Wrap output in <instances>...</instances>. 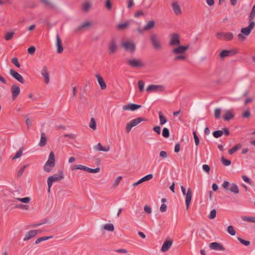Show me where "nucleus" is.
I'll use <instances>...</instances> for the list:
<instances>
[{
	"mask_svg": "<svg viewBox=\"0 0 255 255\" xmlns=\"http://www.w3.org/2000/svg\"><path fill=\"white\" fill-rule=\"evenodd\" d=\"M255 26V22L254 21H250L248 26L242 28L241 30V33L238 35V39L242 41H244L247 39L246 36H248L251 33L252 30Z\"/></svg>",
	"mask_w": 255,
	"mask_h": 255,
	"instance_id": "1",
	"label": "nucleus"
},
{
	"mask_svg": "<svg viewBox=\"0 0 255 255\" xmlns=\"http://www.w3.org/2000/svg\"><path fill=\"white\" fill-rule=\"evenodd\" d=\"M149 41L155 50H160L162 48V45L160 41L159 36L156 33H152L149 36Z\"/></svg>",
	"mask_w": 255,
	"mask_h": 255,
	"instance_id": "2",
	"label": "nucleus"
},
{
	"mask_svg": "<svg viewBox=\"0 0 255 255\" xmlns=\"http://www.w3.org/2000/svg\"><path fill=\"white\" fill-rule=\"evenodd\" d=\"M64 177L63 172L62 170L58 171L57 174H54V175L49 176L47 179L48 185H52L54 182L60 181L62 180Z\"/></svg>",
	"mask_w": 255,
	"mask_h": 255,
	"instance_id": "3",
	"label": "nucleus"
},
{
	"mask_svg": "<svg viewBox=\"0 0 255 255\" xmlns=\"http://www.w3.org/2000/svg\"><path fill=\"white\" fill-rule=\"evenodd\" d=\"M238 53L239 50L236 48H232L230 50L223 49L220 52L219 56L221 58L224 59L226 57L234 56Z\"/></svg>",
	"mask_w": 255,
	"mask_h": 255,
	"instance_id": "4",
	"label": "nucleus"
},
{
	"mask_svg": "<svg viewBox=\"0 0 255 255\" xmlns=\"http://www.w3.org/2000/svg\"><path fill=\"white\" fill-rule=\"evenodd\" d=\"M216 36L219 39L231 41L234 38V34L232 32H218L216 33Z\"/></svg>",
	"mask_w": 255,
	"mask_h": 255,
	"instance_id": "5",
	"label": "nucleus"
},
{
	"mask_svg": "<svg viewBox=\"0 0 255 255\" xmlns=\"http://www.w3.org/2000/svg\"><path fill=\"white\" fill-rule=\"evenodd\" d=\"M122 46L123 47L126 51L133 53L136 49L135 44L132 41H127L122 43Z\"/></svg>",
	"mask_w": 255,
	"mask_h": 255,
	"instance_id": "6",
	"label": "nucleus"
},
{
	"mask_svg": "<svg viewBox=\"0 0 255 255\" xmlns=\"http://www.w3.org/2000/svg\"><path fill=\"white\" fill-rule=\"evenodd\" d=\"M128 65L134 68H139L144 66V64L139 60L135 58L131 59L128 61Z\"/></svg>",
	"mask_w": 255,
	"mask_h": 255,
	"instance_id": "7",
	"label": "nucleus"
},
{
	"mask_svg": "<svg viewBox=\"0 0 255 255\" xmlns=\"http://www.w3.org/2000/svg\"><path fill=\"white\" fill-rule=\"evenodd\" d=\"M9 74L19 82L24 84L25 81L23 77L15 70L11 69L9 70Z\"/></svg>",
	"mask_w": 255,
	"mask_h": 255,
	"instance_id": "8",
	"label": "nucleus"
},
{
	"mask_svg": "<svg viewBox=\"0 0 255 255\" xmlns=\"http://www.w3.org/2000/svg\"><path fill=\"white\" fill-rule=\"evenodd\" d=\"M11 98L12 100H15L20 94V89L16 84H13L11 87Z\"/></svg>",
	"mask_w": 255,
	"mask_h": 255,
	"instance_id": "9",
	"label": "nucleus"
},
{
	"mask_svg": "<svg viewBox=\"0 0 255 255\" xmlns=\"http://www.w3.org/2000/svg\"><path fill=\"white\" fill-rule=\"evenodd\" d=\"M179 46L176 47L172 50V53L177 54L184 53L189 48V45H178Z\"/></svg>",
	"mask_w": 255,
	"mask_h": 255,
	"instance_id": "10",
	"label": "nucleus"
},
{
	"mask_svg": "<svg viewBox=\"0 0 255 255\" xmlns=\"http://www.w3.org/2000/svg\"><path fill=\"white\" fill-rule=\"evenodd\" d=\"M169 44L171 46L179 45L180 44V40L178 34L174 33L171 35Z\"/></svg>",
	"mask_w": 255,
	"mask_h": 255,
	"instance_id": "11",
	"label": "nucleus"
},
{
	"mask_svg": "<svg viewBox=\"0 0 255 255\" xmlns=\"http://www.w3.org/2000/svg\"><path fill=\"white\" fill-rule=\"evenodd\" d=\"M141 107V105H137L133 103H129L128 105H126L123 106V109L124 111H134Z\"/></svg>",
	"mask_w": 255,
	"mask_h": 255,
	"instance_id": "12",
	"label": "nucleus"
},
{
	"mask_svg": "<svg viewBox=\"0 0 255 255\" xmlns=\"http://www.w3.org/2000/svg\"><path fill=\"white\" fill-rule=\"evenodd\" d=\"M209 247L211 250L215 251H225V248L223 245L219 243L213 242L209 244Z\"/></svg>",
	"mask_w": 255,
	"mask_h": 255,
	"instance_id": "13",
	"label": "nucleus"
},
{
	"mask_svg": "<svg viewBox=\"0 0 255 255\" xmlns=\"http://www.w3.org/2000/svg\"><path fill=\"white\" fill-rule=\"evenodd\" d=\"M146 90L149 93L154 91H163L164 87L160 85H150L147 87Z\"/></svg>",
	"mask_w": 255,
	"mask_h": 255,
	"instance_id": "14",
	"label": "nucleus"
},
{
	"mask_svg": "<svg viewBox=\"0 0 255 255\" xmlns=\"http://www.w3.org/2000/svg\"><path fill=\"white\" fill-rule=\"evenodd\" d=\"M118 46L114 39H112L109 45V54L112 55L114 54L118 50Z\"/></svg>",
	"mask_w": 255,
	"mask_h": 255,
	"instance_id": "15",
	"label": "nucleus"
},
{
	"mask_svg": "<svg viewBox=\"0 0 255 255\" xmlns=\"http://www.w3.org/2000/svg\"><path fill=\"white\" fill-rule=\"evenodd\" d=\"M39 233H40V231L38 230H30L26 234L25 237L23 239V241H28L34 237L37 234Z\"/></svg>",
	"mask_w": 255,
	"mask_h": 255,
	"instance_id": "16",
	"label": "nucleus"
},
{
	"mask_svg": "<svg viewBox=\"0 0 255 255\" xmlns=\"http://www.w3.org/2000/svg\"><path fill=\"white\" fill-rule=\"evenodd\" d=\"M185 195V204L186 206V209L188 210L190 204L192 197V191L191 188H189L188 189L187 194Z\"/></svg>",
	"mask_w": 255,
	"mask_h": 255,
	"instance_id": "17",
	"label": "nucleus"
},
{
	"mask_svg": "<svg viewBox=\"0 0 255 255\" xmlns=\"http://www.w3.org/2000/svg\"><path fill=\"white\" fill-rule=\"evenodd\" d=\"M172 240H166L163 244L161 248V251L162 252H166L169 250V249L171 248L172 245Z\"/></svg>",
	"mask_w": 255,
	"mask_h": 255,
	"instance_id": "18",
	"label": "nucleus"
},
{
	"mask_svg": "<svg viewBox=\"0 0 255 255\" xmlns=\"http://www.w3.org/2000/svg\"><path fill=\"white\" fill-rule=\"evenodd\" d=\"M56 46L57 47V52L58 53H61L63 51V47L62 44L61 39L58 34L56 35Z\"/></svg>",
	"mask_w": 255,
	"mask_h": 255,
	"instance_id": "19",
	"label": "nucleus"
},
{
	"mask_svg": "<svg viewBox=\"0 0 255 255\" xmlns=\"http://www.w3.org/2000/svg\"><path fill=\"white\" fill-rule=\"evenodd\" d=\"M41 74L44 78V81L46 84H48L49 82V74L46 66H44L41 71Z\"/></svg>",
	"mask_w": 255,
	"mask_h": 255,
	"instance_id": "20",
	"label": "nucleus"
},
{
	"mask_svg": "<svg viewBox=\"0 0 255 255\" xmlns=\"http://www.w3.org/2000/svg\"><path fill=\"white\" fill-rule=\"evenodd\" d=\"M48 165L50 166L55 165V155L53 151L50 152L48 160L46 162V166H47Z\"/></svg>",
	"mask_w": 255,
	"mask_h": 255,
	"instance_id": "21",
	"label": "nucleus"
},
{
	"mask_svg": "<svg viewBox=\"0 0 255 255\" xmlns=\"http://www.w3.org/2000/svg\"><path fill=\"white\" fill-rule=\"evenodd\" d=\"M96 77L98 80V82L100 86L101 89L102 90L105 89L107 88V85L102 77L98 74L96 75Z\"/></svg>",
	"mask_w": 255,
	"mask_h": 255,
	"instance_id": "22",
	"label": "nucleus"
},
{
	"mask_svg": "<svg viewBox=\"0 0 255 255\" xmlns=\"http://www.w3.org/2000/svg\"><path fill=\"white\" fill-rule=\"evenodd\" d=\"M235 117L234 114L231 110H227L223 116V119L225 121H228L233 119Z\"/></svg>",
	"mask_w": 255,
	"mask_h": 255,
	"instance_id": "23",
	"label": "nucleus"
},
{
	"mask_svg": "<svg viewBox=\"0 0 255 255\" xmlns=\"http://www.w3.org/2000/svg\"><path fill=\"white\" fill-rule=\"evenodd\" d=\"M172 7L174 13L176 15H179L181 13V10L180 5L177 2H173Z\"/></svg>",
	"mask_w": 255,
	"mask_h": 255,
	"instance_id": "24",
	"label": "nucleus"
},
{
	"mask_svg": "<svg viewBox=\"0 0 255 255\" xmlns=\"http://www.w3.org/2000/svg\"><path fill=\"white\" fill-rule=\"evenodd\" d=\"M47 143V137L46 134L44 132H42L41 133V138L40 140L39 143V145L41 147L44 146Z\"/></svg>",
	"mask_w": 255,
	"mask_h": 255,
	"instance_id": "25",
	"label": "nucleus"
},
{
	"mask_svg": "<svg viewBox=\"0 0 255 255\" xmlns=\"http://www.w3.org/2000/svg\"><path fill=\"white\" fill-rule=\"evenodd\" d=\"M94 149L97 150V151H108L110 150V146H108L104 147L100 143H98L94 147Z\"/></svg>",
	"mask_w": 255,
	"mask_h": 255,
	"instance_id": "26",
	"label": "nucleus"
},
{
	"mask_svg": "<svg viewBox=\"0 0 255 255\" xmlns=\"http://www.w3.org/2000/svg\"><path fill=\"white\" fill-rule=\"evenodd\" d=\"M90 25H91V23L89 22H85L84 23H83L80 25H79L77 27H76L74 30V32L75 33H77L78 31L83 29L84 28L89 26Z\"/></svg>",
	"mask_w": 255,
	"mask_h": 255,
	"instance_id": "27",
	"label": "nucleus"
},
{
	"mask_svg": "<svg viewBox=\"0 0 255 255\" xmlns=\"http://www.w3.org/2000/svg\"><path fill=\"white\" fill-rule=\"evenodd\" d=\"M155 25V21L153 20L149 21L143 27V30L146 31L152 29Z\"/></svg>",
	"mask_w": 255,
	"mask_h": 255,
	"instance_id": "28",
	"label": "nucleus"
},
{
	"mask_svg": "<svg viewBox=\"0 0 255 255\" xmlns=\"http://www.w3.org/2000/svg\"><path fill=\"white\" fill-rule=\"evenodd\" d=\"M147 120L146 119H144L143 118L139 117L136 119H133L131 120L130 122L132 124L133 127H135L138 125L139 123H140L142 121H146Z\"/></svg>",
	"mask_w": 255,
	"mask_h": 255,
	"instance_id": "29",
	"label": "nucleus"
},
{
	"mask_svg": "<svg viewBox=\"0 0 255 255\" xmlns=\"http://www.w3.org/2000/svg\"><path fill=\"white\" fill-rule=\"evenodd\" d=\"M228 190L236 194L239 193V189L236 184L233 183L231 184Z\"/></svg>",
	"mask_w": 255,
	"mask_h": 255,
	"instance_id": "30",
	"label": "nucleus"
},
{
	"mask_svg": "<svg viewBox=\"0 0 255 255\" xmlns=\"http://www.w3.org/2000/svg\"><path fill=\"white\" fill-rule=\"evenodd\" d=\"M242 147L241 144H238L235 145L234 147L231 148L228 150L229 154L232 155L236 152L238 150L240 149Z\"/></svg>",
	"mask_w": 255,
	"mask_h": 255,
	"instance_id": "31",
	"label": "nucleus"
},
{
	"mask_svg": "<svg viewBox=\"0 0 255 255\" xmlns=\"http://www.w3.org/2000/svg\"><path fill=\"white\" fill-rule=\"evenodd\" d=\"M159 118L160 120V124L162 126L167 122L166 118L164 116L161 111L158 112Z\"/></svg>",
	"mask_w": 255,
	"mask_h": 255,
	"instance_id": "32",
	"label": "nucleus"
},
{
	"mask_svg": "<svg viewBox=\"0 0 255 255\" xmlns=\"http://www.w3.org/2000/svg\"><path fill=\"white\" fill-rule=\"evenodd\" d=\"M40 1L46 6H48L50 8L53 9L55 8V5L48 0H40Z\"/></svg>",
	"mask_w": 255,
	"mask_h": 255,
	"instance_id": "33",
	"label": "nucleus"
},
{
	"mask_svg": "<svg viewBox=\"0 0 255 255\" xmlns=\"http://www.w3.org/2000/svg\"><path fill=\"white\" fill-rule=\"evenodd\" d=\"M153 178V175L152 174H149L147 175H145V176L141 178L139 180L140 183H142L144 182L150 180Z\"/></svg>",
	"mask_w": 255,
	"mask_h": 255,
	"instance_id": "34",
	"label": "nucleus"
},
{
	"mask_svg": "<svg viewBox=\"0 0 255 255\" xmlns=\"http://www.w3.org/2000/svg\"><path fill=\"white\" fill-rule=\"evenodd\" d=\"M100 171V167H97L95 169H92L89 167H88L86 166L85 171L86 172H89V173H96L99 172Z\"/></svg>",
	"mask_w": 255,
	"mask_h": 255,
	"instance_id": "35",
	"label": "nucleus"
},
{
	"mask_svg": "<svg viewBox=\"0 0 255 255\" xmlns=\"http://www.w3.org/2000/svg\"><path fill=\"white\" fill-rule=\"evenodd\" d=\"M103 228L110 232H113L114 230V226L112 224H106L103 226Z\"/></svg>",
	"mask_w": 255,
	"mask_h": 255,
	"instance_id": "36",
	"label": "nucleus"
},
{
	"mask_svg": "<svg viewBox=\"0 0 255 255\" xmlns=\"http://www.w3.org/2000/svg\"><path fill=\"white\" fill-rule=\"evenodd\" d=\"M241 218H242V219L244 221H247V222L255 223V217L242 216Z\"/></svg>",
	"mask_w": 255,
	"mask_h": 255,
	"instance_id": "37",
	"label": "nucleus"
},
{
	"mask_svg": "<svg viewBox=\"0 0 255 255\" xmlns=\"http://www.w3.org/2000/svg\"><path fill=\"white\" fill-rule=\"evenodd\" d=\"M23 149V147H21L18 151L16 152L15 155L12 158V160H15L19 157H20L22 154V150Z\"/></svg>",
	"mask_w": 255,
	"mask_h": 255,
	"instance_id": "38",
	"label": "nucleus"
},
{
	"mask_svg": "<svg viewBox=\"0 0 255 255\" xmlns=\"http://www.w3.org/2000/svg\"><path fill=\"white\" fill-rule=\"evenodd\" d=\"M52 236H49V237H42L40 238H38L35 242V244H38L40 243V242L44 241H46L48 239L52 238Z\"/></svg>",
	"mask_w": 255,
	"mask_h": 255,
	"instance_id": "39",
	"label": "nucleus"
},
{
	"mask_svg": "<svg viewBox=\"0 0 255 255\" xmlns=\"http://www.w3.org/2000/svg\"><path fill=\"white\" fill-rule=\"evenodd\" d=\"M91 6V4L89 2H86L82 5V9L85 12H88Z\"/></svg>",
	"mask_w": 255,
	"mask_h": 255,
	"instance_id": "40",
	"label": "nucleus"
},
{
	"mask_svg": "<svg viewBox=\"0 0 255 255\" xmlns=\"http://www.w3.org/2000/svg\"><path fill=\"white\" fill-rule=\"evenodd\" d=\"M227 232L231 236H235L236 234V231L235 230L233 226L230 225L227 227Z\"/></svg>",
	"mask_w": 255,
	"mask_h": 255,
	"instance_id": "41",
	"label": "nucleus"
},
{
	"mask_svg": "<svg viewBox=\"0 0 255 255\" xmlns=\"http://www.w3.org/2000/svg\"><path fill=\"white\" fill-rule=\"evenodd\" d=\"M162 136L165 138H168L170 136L169 130L167 128H164L162 132Z\"/></svg>",
	"mask_w": 255,
	"mask_h": 255,
	"instance_id": "42",
	"label": "nucleus"
},
{
	"mask_svg": "<svg viewBox=\"0 0 255 255\" xmlns=\"http://www.w3.org/2000/svg\"><path fill=\"white\" fill-rule=\"evenodd\" d=\"M14 34V32H12V31L6 33L4 36L5 40L6 41H9V40H11Z\"/></svg>",
	"mask_w": 255,
	"mask_h": 255,
	"instance_id": "43",
	"label": "nucleus"
},
{
	"mask_svg": "<svg viewBox=\"0 0 255 255\" xmlns=\"http://www.w3.org/2000/svg\"><path fill=\"white\" fill-rule=\"evenodd\" d=\"M89 127L93 130L96 129V122L94 118H92L91 119Z\"/></svg>",
	"mask_w": 255,
	"mask_h": 255,
	"instance_id": "44",
	"label": "nucleus"
},
{
	"mask_svg": "<svg viewBox=\"0 0 255 255\" xmlns=\"http://www.w3.org/2000/svg\"><path fill=\"white\" fill-rule=\"evenodd\" d=\"M223 134V131L221 130H215L213 132V135L215 138H219Z\"/></svg>",
	"mask_w": 255,
	"mask_h": 255,
	"instance_id": "45",
	"label": "nucleus"
},
{
	"mask_svg": "<svg viewBox=\"0 0 255 255\" xmlns=\"http://www.w3.org/2000/svg\"><path fill=\"white\" fill-rule=\"evenodd\" d=\"M86 166L82 165H74L72 167V170L80 169L85 171Z\"/></svg>",
	"mask_w": 255,
	"mask_h": 255,
	"instance_id": "46",
	"label": "nucleus"
},
{
	"mask_svg": "<svg viewBox=\"0 0 255 255\" xmlns=\"http://www.w3.org/2000/svg\"><path fill=\"white\" fill-rule=\"evenodd\" d=\"M221 161L222 163L225 166H229L231 164V161L226 159L224 156L221 157Z\"/></svg>",
	"mask_w": 255,
	"mask_h": 255,
	"instance_id": "47",
	"label": "nucleus"
},
{
	"mask_svg": "<svg viewBox=\"0 0 255 255\" xmlns=\"http://www.w3.org/2000/svg\"><path fill=\"white\" fill-rule=\"evenodd\" d=\"M105 6L108 10H111L112 8V2L111 0H106L105 2Z\"/></svg>",
	"mask_w": 255,
	"mask_h": 255,
	"instance_id": "48",
	"label": "nucleus"
},
{
	"mask_svg": "<svg viewBox=\"0 0 255 255\" xmlns=\"http://www.w3.org/2000/svg\"><path fill=\"white\" fill-rule=\"evenodd\" d=\"M17 200L19 201L24 203H28L30 201V198L29 197H26L24 198H17Z\"/></svg>",
	"mask_w": 255,
	"mask_h": 255,
	"instance_id": "49",
	"label": "nucleus"
},
{
	"mask_svg": "<svg viewBox=\"0 0 255 255\" xmlns=\"http://www.w3.org/2000/svg\"><path fill=\"white\" fill-rule=\"evenodd\" d=\"M221 110L220 109L217 108L215 110L214 112V117L215 119H218L221 117Z\"/></svg>",
	"mask_w": 255,
	"mask_h": 255,
	"instance_id": "50",
	"label": "nucleus"
},
{
	"mask_svg": "<svg viewBox=\"0 0 255 255\" xmlns=\"http://www.w3.org/2000/svg\"><path fill=\"white\" fill-rule=\"evenodd\" d=\"M238 240L243 245L246 246H248L250 245V242L249 241H246V240H245L244 239H243L242 238H240V237H238Z\"/></svg>",
	"mask_w": 255,
	"mask_h": 255,
	"instance_id": "51",
	"label": "nucleus"
},
{
	"mask_svg": "<svg viewBox=\"0 0 255 255\" xmlns=\"http://www.w3.org/2000/svg\"><path fill=\"white\" fill-rule=\"evenodd\" d=\"M15 208L22 210H27L29 209V206L27 205L18 204L15 205Z\"/></svg>",
	"mask_w": 255,
	"mask_h": 255,
	"instance_id": "52",
	"label": "nucleus"
},
{
	"mask_svg": "<svg viewBox=\"0 0 255 255\" xmlns=\"http://www.w3.org/2000/svg\"><path fill=\"white\" fill-rule=\"evenodd\" d=\"M129 25L128 22L122 23H120L118 25V28L120 30H123L125 29L126 27H128Z\"/></svg>",
	"mask_w": 255,
	"mask_h": 255,
	"instance_id": "53",
	"label": "nucleus"
},
{
	"mask_svg": "<svg viewBox=\"0 0 255 255\" xmlns=\"http://www.w3.org/2000/svg\"><path fill=\"white\" fill-rule=\"evenodd\" d=\"M26 166H27L26 165H24L22 166L20 168V169L18 170V171L17 172V176L18 177H19L21 176V175H22L23 172L24 171V170L26 168Z\"/></svg>",
	"mask_w": 255,
	"mask_h": 255,
	"instance_id": "54",
	"label": "nucleus"
},
{
	"mask_svg": "<svg viewBox=\"0 0 255 255\" xmlns=\"http://www.w3.org/2000/svg\"><path fill=\"white\" fill-rule=\"evenodd\" d=\"M138 86L140 92H142L144 90V83L142 80L138 82Z\"/></svg>",
	"mask_w": 255,
	"mask_h": 255,
	"instance_id": "55",
	"label": "nucleus"
},
{
	"mask_svg": "<svg viewBox=\"0 0 255 255\" xmlns=\"http://www.w3.org/2000/svg\"><path fill=\"white\" fill-rule=\"evenodd\" d=\"M242 178L243 180L246 183L249 184L250 185H253V181L251 180V179L246 175H242Z\"/></svg>",
	"mask_w": 255,
	"mask_h": 255,
	"instance_id": "56",
	"label": "nucleus"
},
{
	"mask_svg": "<svg viewBox=\"0 0 255 255\" xmlns=\"http://www.w3.org/2000/svg\"><path fill=\"white\" fill-rule=\"evenodd\" d=\"M194 138L195 140V143L196 146H198L200 143V139L197 135L196 132L194 131L193 132Z\"/></svg>",
	"mask_w": 255,
	"mask_h": 255,
	"instance_id": "57",
	"label": "nucleus"
},
{
	"mask_svg": "<svg viewBox=\"0 0 255 255\" xmlns=\"http://www.w3.org/2000/svg\"><path fill=\"white\" fill-rule=\"evenodd\" d=\"M216 213H217V212L215 209L212 210L211 211L210 214L209 215L208 218L210 219H213L215 218L216 216Z\"/></svg>",
	"mask_w": 255,
	"mask_h": 255,
	"instance_id": "58",
	"label": "nucleus"
},
{
	"mask_svg": "<svg viewBox=\"0 0 255 255\" xmlns=\"http://www.w3.org/2000/svg\"><path fill=\"white\" fill-rule=\"evenodd\" d=\"M11 62L17 67L20 68V64L19 63L18 59L16 57H14L11 59Z\"/></svg>",
	"mask_w": 255,
	"mask_h": 255,
	"instance_id": "59",
	"label": "nucleus"
},
{
	"mask_svg": "<svg viewBox=\"0 0 255 255\" xmlns=\"http://www.w3.org/2000/svg\"><path fill=\"white\" fill-rule=\"evenodd\" d=\"M122 179V176H118V177L115 179V181H114V184H113V186L114 187H116V186H117L119 184V183H120V181H121Z\"/></svg>",
	"mask_w": 255,
	"mask_h": 255,
	"instance_id": "60",
	"label": "nucleus"
},
{
	"mask_svg": "<svg viewBox=\"0 0 255 255\" xmlns=\"http://www.w3.org/2000/svg\"><path fill=\"white\" fill-rule=\"evenodd\" d=\"M54 167H55V166H50V165H48L46 166V163H45L44 165V170L46 172H50V171H51L52 168Z\"/></svg>",
	"mask_w": 255,
	"mask_h": 255,
	"instance_id": "61",
	"label": "nucleus"
},
{
	"mask_svg": "<svg viewBox=\"0 0 255 255\" xmlns=\"http://www.w3.org/2000/svg\"><path fill=\"white\" fill-rule=\"evenodd\" d=\"M230 185L231 184L229 182L227 181H225L222 184V186L225 189L228 190Z\"/></svg>",
	"mask_w": 255,
	"mask_h": 255,
	"instance_id": "62",
	"label": "nucleus"
},
{
	"mask_svg": "<svg viewBox=\"0 0 255 255\" xmlns=\"http://www.w3.org/2000/svg\"><path fill=\"white\" fill-rule=\"evenodd\" d=\"M134 127L132 124L130 122H129L127 124L126 128V131L128 133L132 128Z\"/></svg>",
	"mask_w": 255,
	"mask_h": 255,
	"instance_id": "63",
	"label": "nucleus"
},
{
	"mask_svg": "<svg viewBox=\"0 0 255 255\" xmlns=\"http://www.w3.org/2000/svg\"><path fill=\"white\" fill-rule=\"evenodd\" d=\"M27 51L29 54H33L35 52V47L31 46L28 48Z\"/></svg>",
	"mask_w": 255,
	"mask_h": 255,
	"instance_id": "64",
	"label": "nucleus"
}]
</instances>
